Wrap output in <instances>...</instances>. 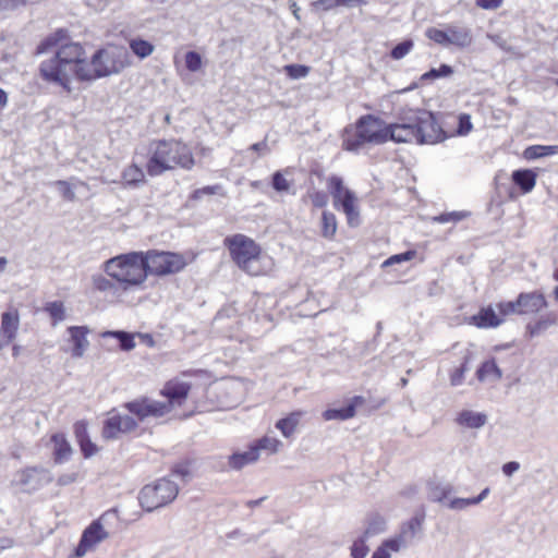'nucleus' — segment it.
<instances>
[{"instance_id":"f257e3e1","label":"nucleus","mask_w":558,"mask_h":558,"mask_svg":"<svg viewBox=\"0 0 558 558\" xmlns=\"http://www.w3.org/2000/svg\"><path fill=\"white\" fill-rule=\"evenodd\" d=\"M126 53L97 50L87 61L84 48L77 43L60 45L56 54L40 63L39 73L44 81L61 86L71 93V77L93 81L121 72L128 63Z\"/></svg>"},{"instance_id":"f03ea898","label":"nucleus","mask_w":558,"mask_h":558,"mask_svg":"<svg viewBox=\"0 0 558 558\" xmlns=\"http://www.w3.org/2000/svg\"><path fill=\"white\" fill-rule=\"evenodd\" d=\"M445 137L430 111L409 109L400 113L398 122L388 123V141L395 143L435 144Z\"/></svg>"},{"instance_id":"7ed1b4c3","label":"nucleus","mask_w":558,"mask_h":558,"mask_svg":"<svg viewBox=\"0 0 558 558\" xmlns=\"http://www.w3.org/2000/svg\"><path fill=\"white\" fill-rule=\"evenodd\" d=\"M149 158L146 165L150 177H158L175 167L185 170L195 161L190 147L179 140H154L148 145Z\"/></svg>"},{"instance_id":"20e7f679","label":"nucleus","mask_w":558,"mask_h":558,"mask_svg":"<svg viewBox=\"0 0 558 558\" xmlns=\"http://www.w3.org/2000/svg\"><path fill=\"white\" fill-rule=\"evenodd\" d=\"M102 270L124 290L142 284L147 278L143 252L111 257L102 264Z\"/></svg>"},{"instance_id":"39448f33","label":"nucleus","mask_w":558,"mask_h":558,"mask_svg":"<svg viewBox=\"0 0 558 558\" xmlns=\"http://www.w3.org/2000/svg\"><path fill=\"white\" fill-rule=\"evenodd\" d=\"M388 142V123L374 114L360 117L355 123V134L344 138V149L357 151L365 144L383 145Z\"/></svg>"},{"instance_id":"423d86ee","label":"nucleus","mask_w":558,"mask_h":558,"mask_svg":"<svg viewBox=\"0 0 558 558\" xmlns=\"http://www.w3.org/2000/svg\"><path fill=\"white\" fill-rule=\"evenodd\" d=\"M232 260L245 272L257 276L260 272L258 260L260 256L259 245L251 238L238 233L223 240Z\"/></svg>"},{"instance_id":"0eeeda50","label":"nucleus","mask_w":558,"mask_h":558,"mask_svg":"<svg viewBox=\"0 0 558 558\" xmlns=\"http://www.w3.org/2000/svg\"><path fill=\"white\" fill-rule=\"evenodd\" d=\"M178 494V484L168 477H162L153 484L145 485L140 492L138 500L145 511L151 512L171 504Z\"/></svg>"},{"instance_id":"6e6552de","label":"nucleus","mask_w":558,"mask_h":558,"mask_svg":"<svg viewBox=\"0 0 558 558\" xmlns=\"http://www.w3.org/2000/svg\"><path fill=\"white\" fill-rule=\"evenodd\" d=\"M146 276H167L181 271L186 266L182 254L151 250L144 253Z\"/></svg>"},{"instance_id":"1a4fd4ad","label":"nucleus","mask_w":558,"mask_h":558,"mask_svg":"<svg viewBox=\"0 0 558 558\" xmlns=\"http://www.w3.org/2000/svg\"><path fill=\"white\" fill-rule=\"evenodd\" d=\"M52 474L43 466H26L15 472L12 485L22 493L33 494L52 482Z\"/></svg>"},{"instance_id":"9d476101","label":"nucleus","mask_w":558,"mask_h":558,"mask_svg":"<svg viewBox=\"0 0 558 558\" xmlns=\"http://www.w3.org/2000/svg\"><path fill=\"white\" fill-rule=\"evenodd\" d=\"M425 521L424 510L417 511L410 520L403 522L400 525L399 532L388 538V545L391 547L393 553H398L402 549L410 547L417 535L423 531V524Z\"/></svg>"},{"instance_id":"9b49d317","label":"nucleus","mask_w":558,"mask_h":558,"mask_svg":"<svg viewBox=\"0 0 558 558\" xmlns=\"http://www.w3.org/2000/svg\"><path fill=\"white\" fill-rule=\"evenodd\" d=\"M328 186L333 197L335 207L343 210L348 218L349 225H353V220L357 219L359 213L355 209V195L352 191L343 186V181L340 177L332 175L329 178Z\"/></svg>"},{"instance_id":"f8f14e48","label":"nucleus","mask_w":558,"mask_h":558,"mask_svg":"<svg viewBox=\"0 0 558 558\" xmlns=\"http://www.w3.org/2000/svg\"><path fill=\"white\" fill-rule=\"evenodd\" d=\"M137 421L143 422L148 417H160L170 412L166 402H160L147 397H142L123 405Z\"/></svg>"},{"instance_id":"ddd939ff","label":"nucleus","mask_w":558,"mask_h":558,"mask_svg":"<svg viewBox=\"0 0 558 558\" xmlns=\"http://www.w3.org/2000/svg\"><path fill=\"white\" fill-rule=\"evenodd\" d=\"M108 537V533L105 531L104 526L99 522V520L93 521L83 532L80 543L75 548V556L81 558L86 555V553L106 539Z\"/></svg>"},{"instance_id":"4468645a","label":"nucleus","mask_w":558,"mask_h":558,"mask_svg":"<svg viewBox=\"0 0 558 558\" xmlns=\"http://www.w3.org/2000/svg\"><path fill=\"white\" fill-rule=\"evenodd\" d=\"M137 427V421L130 415L119 413L111 414L104 424L102 435L105 438H117L121 433H130Z\"/></svg>"},{"instance_id":"2eb2a0df","label":"nucleus","mask_w":558,"mask_h":558,"mask_svg":"<svg viewBox=\"0 0 558 558\" xmlns=\"http://www.w3.org/2000/svg\"><path fill=\"white\" fill-rule=\"evenodd\" d=\"M519 315H532L539 313L547 307V301L543 293L538 291L522 292L517 298Z\"/></svg>"},{"instance_id":"dca6fc26","label":"nucleus","mask_w":558,"mask_h":558,"mask_svg":"<svg viewBox=\"0 0 558 558\" xmlns=\"http://www.w3.org/2000/svg\"><path fill=\"white\" fill-rule=\"evenodd\" d=\"M19 326L20 316L17 310L2 313L0 326V351L16 338Z\"/></svg>"},{"instance_id":"f3484780","label":"nucleus","mask_w":558,"mask_h":558,"mask_svg":"<svg viewBox=\"0 0 558 558\" xmlns=\"http://www.w3.org/2000/svg\"><path fill=\"white\" fill-rule=\"evenodd\" d=\"M365 402L362 396H354L350 402L340 409H327L322 416L325 421H345L352 418L356 413V407Z\"/></svg>"},{"instance_id":"a211bd4d","label":"nucleus","mask_w":558,"mask_h":558,"mask_svg":"<svg viewBox=\"0 0 558 558\" xmlns=\"http://www.w3.org/2000/svg\"><path fill=\"white\" fill-rule=\"evenodd\" d=\"M70 339L73 342L72 356L82 357L89 345L87 335L89 332L86 326H71L68 328Z\"/></svg>"},{"instance_id":"6ab92c4d","label":"nucleus","mask_w":558,"mask_h":558,"mask_svg":"<svg viewBox=\"0 0 558 558\" xmlns=\"http://www.w3.org/2000/svg\"><path fill=\"white\" fill-rule=\"evenodd\" d=\"M453 493V486L437 480L429 481L426 486L427 499L432 502L444 504Z\"/></svg>"},{"instance_id":"aec40b11","label":"nucleus","mask_w":558,"mask_h":558,"mask_svg":"<svg viewBox=\"0 0 558 558\" xmlns=\"http://www.w3.org/2000/svg\"><path fill=\"white\" fill-rule=\"evenodd\" d=\"M306 414L305 411L298 410L289 413L276 423V428L280 430L283 437L291 438L295 434L301 420Z\"/></svg>"},{"instance_id":"412c9836","label":"nucleus","mask_w":558,"mask_h":558,"mask_svg":"<svg viewBox=\"0 0 558 558\" xmlns=\"http://www.w3.org/2000/svg\"><path fill=\"white\" fill-rule=\"evenodd\" d=\"M190 385L186 383H168L162 389V395L167 397L169 407L181 404L189 395Z\"/></svg>"},{"instance_id":"4be33fe9","label":"nucleus","mask_w":558,"mask_h":558,"mask_svg":"<svg viewBox=\"0 0 558 558\" xmlns=\"http://www.w3.org/2000/svg\"><path fill=\"white\" fill-rule=\"evenodd\" d=\"M450 46L466 48L473 41L472 31L466 26L448 25Z\"/></svg>"},{"instance_id":"5701e85b","label":"nucleus","mask_w":558,"mask_h":558,"mask_svg":"<svg viewBox=\"0 0 558 558\" xmlns=\"http://www.w3.org/2000/svg\"><path fill=\"white\" fill-rule=\"evenodd\" d=\"M387 530V521L384 515L378 512L367 514L365 519V529L362 534L363 537L369 539L374 536L383 534Z\"/></svg>"},{"instance_id":"b1692460","label":"nucleus","mask_w":558,"mask_h":558,"mask_svg":"<svg viewBox=\"0 0 558 558\" xmlns=\"http://www.w3.org/2000/svg\"><path fill=\"white\" fill-rule=\"evenodd\" d=\"M456 422L460 426L477 429L483 427L487 423V415L482 412L463 410L458 414Z\"/></svg>"},{"instance_id":"393cba45","label":"nucleus","mask_w":558,"mask_h":558,"mask_svg":"<svg viewBox=\"0 0 558 558\" xmlns=\"http://www.w3.org/2000/svg\"><path fill=\"white\" fill-rule=\"evenodd\" d=\"M258 460V452L257 448H253L252 446L248 448V450L243 452H234L233 454L229 456L228 463L229 466L233 470H241L245 465L250 463H254Z\"/></svg>"},{"instance_id":"a878e982","label":"nucleus","mask_w":558,"mask_h":558,"mask_svg":"<svg viewBox=\"0 0 558 558\" xmlns=\"http://www.w3.org/2000/svg\"><path fill=\"white\" fill-rule=\"evenodd\" d=\"M472 323L480 328L497 327L502 323L493 307L482 308L476 315L472 316Z\"/></svg>"},{"instance_id":"bb28decb","label":"nucleus","mask_w":558,"mask_h":558,"mask_svg":"<svg viewBox=\"0 0 558 558\" xmlns=\"http://www.w3.org/2000/svg\"><path fill=\"white\" fill-rule=\"evenodd\" d=\"M558 317L554 313L541 316L535 323L526 325V332L531 338L539 336L557 324Z\"/></svg>"},{"instance_id":"cd10ccee","label":"nucleus","mask_w":558,"mask_h":558,"mask_svg":"<svg viewBox=\"0 0 558 558\" xmlns=\"http://www.w3.org/2000/svg\"><path fill=\"white\" fill-rule=\"evenodd\" d=\"M476 377L480 381H497L501 379L502 372L496 364L495 360L492 359L481 364V366L476 371Z\"/></svg>"},{"instance_id":"c85d7f7f","label":"nucleus","mask_w":558,"mask_h":558,"mask_svg":"<svg viewBox=\"0 0 558 558\" xmlns=\"http://www.w3.org/2000/svg\"><path fill=\"white\" fill-rule=\"evenodd\" d=\"M512 181L523 193H529L535 186L536 175L529 169L515 170L512 172Z\"/></svg>"},{"instance_id":"c756f323","label":"nucleus","mask_w":558,"mask_h":558,"mask_svg":"<svg viewBox=\"0 0 558 558\" xmlns=\"http://www.w3.org/2000/svg\"><path fill=\"white\" fill-rule=\"evenodd\" d=\"M51 440L54 445V461L57 463L66 461L72 453V448L65 436L63 434H54Z\"/></svg>"},{"instance_id":"7c9ffc66","label":"nucleus","mask_w":558,"mask_h":558,"mask_svg":"<svg viewBox=\"0 0 558 558\" xmlns=\"http://www.w3.org/2000/svg\"><path fill=\"white\" fill-rule=\"evenodd\" d=\"M122 179L125 186L137 187L145 182V173L141 167L133 163L123 170Z\"/></svg>"},{"instance_id":"2f4dec72","label":"nucleus","mask_w":558,"mask_h":558,"mask_svg":"<svg viewBox=\"0 0 558 558\" xmlns=\"http://www.w3.org/2000/svg\"><path fill=\"white\" fill-rule=\"evenodd\" d=\"M102 338L111 337L119 341L120 349L123 351H131L135 348L134 337L135 335H132L128 331L123 330H110L105 331L101 335Z\"/></svg>"},{"instance_id":"473e14b6","label":"nucleus","mask_w":558,"mask_h":558,"mask_svg":"<svg viewBox=\"0 0 558 558\" xmlns=\"http://www.w3.org/2000/svg\"><path fill=\"white\" fill-rule=\"evenodd\" d=\"M129 46L131 51L140 59L149 57L155 50V47L150 41L140 37L130 39Z\"/></svg>"},{"instance_id":"72a5a7b5","label":"nucleus","mask_w":558,"mask_h":558,"mask_svg":"<svg viewBox=\"0 0 558 558\" xmlns=\"http://www.w3.org/2000/svg\"><path fill=\"white\" fill-rule=\"evenodd\" d=\"M551 155H558V145H533L524 151V156L527 159H537Z\"/></svg>"},{"instance_id":"f704fd0d","label":"nucleus","mask_w":558,"mask_h":558,"mask_svg":"<svg viewBox=\"0 0 558 558\" xmlns=\"http://www.w3.org/2000/svg\"><path fill=\"white\" fill-rule=\"evenodd\" d=\"M44 311L49 314L52 319V326H57L65 318V308L61 301L48 302Z\"/></svg>"},{"instance_id":"c9c22d12","label":"nucleus","mask_w":558,"mask_h":558,"mask_svg":"<svg viewBox=\"0 0 558 558\" xmlns=\"http://www.w3.org/2000/svg\"><path fill=\"white\" fill-rule=\"evenodd\" d=\"M282 446L283 444L281 440L270 436H264L252 445L253 448H257L258 453L260 450H266L269 453H276L282 448Z\"/></svg>"},{"instance_id":"e433bc0d","label":"nucleus","mask_w":558,"mask_h":558,"mask_svg":"<svg viewBox=\"0 0 558 558\" xmlns=\"http://www.w3.org/2000/svg\"><path fill=\"white\" fill-rule=\"evenodd\" d=\"M337 231L336 216L330 211H323L322 215V234L324 238L330 239Z\"/></svg>"},{"instance_id":"4c0bfd02","label":"nucleus","mask_w":558,"mask_h":558,"mask_svg":"<svg viewBox=\"0 0 558 558\" xmlns=\"http://www.w3.org/2000/svg\"><path fill=\"white\" fill-rule=\"evenodd\" d=\"M66 37V32L64 29H58L53 35L45 38L37 47V53H45L49 51L52 47L59 45V43Z\"/></svg>"},{"instance_id":"58836bf2","label":"nucleus","mask_w":558,"mask_h":558,"mask_svg":"<svg viewBox=\"0 0 558 558\" xmlns=\"http://www.w3.org/2000/svg\"><path fill=\"white\" fill-rule=\"evenodd\" d=\"M453 74V69L451 65L441 64L438 69L432 68L429 71L425 72L421 76V81H434L440 77H448Z\"/></svg>"},{"instance_id":"ea45409f","label":"nucleus","mask_w":558,"mask_h":558,"mask_svg":"<svg viewBox=\"0 0 558 558\" xmlns=\"http://www.w3.org/2000/svg\"><path fill=\"white\" fill-rule=\"evenodd\" d=\"M93 288L99 292H109L116 290V283L106 278L101 274L94 275L92 277Z\"/></svg>"},{"instance_id":"a19ab883","label":"nucleus","mask_w":558,"mask_h":558,"mask_svg":"<svg viewBox=\"0 0 558 558\" xmlns=\"http://www.w3.org/2000/svg\"><path fill=\"white\" fill-rule=\"evenodd\" d=\"M426 35L429 39L441 46H450L448 26L445 29L428 28Z\"/></svg>"},{"instance_id":"79ce46f5","label":"nucleus","mask_w":558,"mask_h":558,"mask_svg":"<svg viewBox=\"0 0 558 558\" xmlns=\"http://www.w3.org/2000/svg\"><path fill=\"white\" fill-rule=\"evenodd\" d=\"M368 539H366L365 537H363L362 535L356 538L350 550H351V557L352 558H365L368 554V546L366 545V542Z\"/></svg>"},{"instance_id":"37998d69","label":"nucleus","mask_w":558,"mask_h":558,"mask_svg":"<svg viewBox=\"0 0 558 558\" xmlns=\"http://www.w3.org/2000/svg\"><path fill=\"white\" fill-rule=\"evenodd\" d=\"M413 48V41L411 39L403 40L397 44L390 51V57L395 60H400L405 57Z\"/></svg>"},{"instance_id":"c03bdc74","label":"nucleus","mask_w":558,"mask_h":558,"mask_svg":"<svg viewBox=\"0 0 558 558\" xmlns=\"http://www.w3.org/2000/svg\"><path fill=\"white\" fill-rule=\"evenodd\" d=\"M221 191H222V187L219 184L204 186V187L195 190L191 194L190 199H192V201H201L205 196L220 194Z\"/></svg>"},{"instance_id":"a18cd8bd","label":"nucleus","mask_w":558,"mask_h":558,"mask_svg":"<svg viewBox=\"0 0 558 558\" xmlns=\"http://www.w3.org/2000/svg\"><path fill=\"white\" fill-rule=\"evenodd\" d=\"M271 185L276 192H289L290 182L283 177L281 171H276L272 174Z\"/></svg>"},{"instance_id":"49530a36","label":"nucleus","mask_w":558,"mask_h":558,"mask_svg":"<svg viewBox=\"0 0 558 558\" xmlns=\"http://www.w3.org/2000/svg\"><path fill=\"white\" fill-rule=\"evenodd\" d=\"M466 216H468V213H465V211H451V213H445L437 217H434L433 220L437 221L439 223L458 222V221L464 219Z\"/></svg>"},{"instance_id":"de8ad7c7","label":"nucleus","mask_w":558,"mask_h":558,"mask_svg":"<svg viewBox=\"0 0 558 558\" xmlns=\"http://www.w3.org/2000/svg\"><path fill=\"white\" fill-rule=\"evenodd\" d=\"M185 65L189 71L196 72L202 66V57L196 51H187L185 53Z\"/></svg>"},{"instance_id":"09e8293b","label":"nucleus","mask_w":558,"mask_h":558,"mask_svg":"<svg viewBox=\"0 0 558 558\" xmlns=\"http://www.w3.org/2000/svg\"><path fill=\"white\" fill-rule=\"evenodd\" d=\"M284 70H286V73L291 78H295V80L305 77L310 72V68L306 65H302V64H289V65L284 66Z\"/></svg>"},{"instance_id":"8fccbe9b","label":"nucleus","mask_w":558,"mask_h":558,"mask_svg":"<svg viewBox=\"0 0 558 558\" xmlns=\"http://www.w3.org/2000/svg\"><path fill=\"white\" fill-rule=\"evenodd\" d=\"M446 506L451 510H464L468 507L474 506L472 498H452L446 502Z\"/></svg>"},{"instance_id":"3c124183","label":"nucleus","mask_w":558,"mask_h":558,"mask_svg":"<svg viewBox=\"0 0 558 558\" xmlns=\"http://www.w3.org/2000/svg\"><path fill=\"white\" fill-rule=\"evenodd\" d=\"M172 475L180 477L183 482L191 478V468L187 462H181L172 468Z\"/></svg>"},{"instance_id":"603ef678","label":"nucleus","mask_w":558,"mask_h":558,"mask_svg":"<svg viewBox=\"0 0 558 558\" xmlns=\"http://www.w3.org/2000/svg\"><path fill=\"white\" fill-rule=\"evenodd\" d=\"M414 256H415L414 251H408V252H404L401 254L392 255L383 263V267H388L393 264L411 260Z\"/></svg>"},{"instance_id":"864d4df0","label":"nucleus","mask_w":558,"mask_h":558,"mask_svg":"<svg viewBox=\"0 0 558 558\" xmlns=\"http://www.w3.org/2000/svg\"><path fill=\"white\" fill-rule=\"evenodd\" d=\"M497 308L502 316H508L512 314L519 315V306L517 305V300L500 302L497 304Z\"/></svg>"},{"instance_id":"5fc2aeb1","label":"nucleus","mask_w":558,"mask_h":558,"mask_svg":"<svg viewBox=\"0 0 558 558\" xmlns=\"http://www.w3.org/2000/svg\"><path fill=\"white\" fill-rule=\"evenodd\" d=\"M472 122L469 114H460L457 133L459 135H466L472 130Z\"/></svg>"},{"instance_id":"6e6d98bb","label":"nucleus","mask_w":558,"mask_h":558,"mask_svg":"<svg viewBox=\"0 0 558 558\" xmlns=\"http://www.w3.org/2000/svg\"><path fill=\"white\" fill-rule=\"evenodd\" d=\"M54 184L59 186V190L63 198L71 202L75 199V193L73 192L71 185L66 181L58 180Z\"/></svg>"},{"instance_id":"4d7b16f0","label":"nucleus","mask_w":558,"mask_h":558,"mask_svg":"<svg viewBox=\"0 0 558 558\" xmlns=\"http://www.w3.org/2000/svg\"><path fill=\"white\" fill-rule=\"evenodd\" d=\"M74 434L77 442L88 439L87 424L84 421H78L74 424Z\"/></svg>"},{"instance_id":"13d9d810","label":"nucleus","mask_w":558,"mask_h":558,"mask_svg":"<svg viewBox=\"0 0 558 558\" xmlns=\"http://www.w3.org/2000/svg\"><path fill=\"white\" fill-rule=\"evenodd\" d=\"M78 445L85 458H90L97 452V446L90 440V438L78 442Z\"/></svg>"},{"instance_id":"bf43d9fd","label":"nucleus","mask_w":558,"mask_h":558,"mask_svg":"<svg viewBox=\"0 0 558 558\" xmlns=\"http://www.w3.org/2000/svg\"><path fill=\"white\" fill-rule=\"evenodd\" d=\"M391 547L388 545V538L373 553L372 558H390Z\"/></svg>"},{"instance_id":"052dcab7","label":"nucleus","mask_w":558,"mask_h":558,"mask_svg":"<svg viewBox=\"0 0 558 558\" xmlns=\"http://www.w3.org/2000/svg\"><path fill=\"white\" fill-rule=\"evenodd\" d=\"M487 38L492 43H494L497 47H499L500 49H502L505 51H510L511 50L510 46L507 43V39H505L501 35H499V34H487Z\"/></svg>"},{"instance_id":"680f3d73","label":"nucleus","mask_w":558,"mask_h":558,"mask_svg":"<svg viewBox=\"0 0 558 558\" xmlns=\"http://www.w3.org/2000/svg\"><path fill=\"white\" fill-rule=\"evenodd\" d=\"M311 199L315 207L323 208L328 203V195L325 192L317 191L311 196Z\"/></svg>"},{"instance_id":"e2e57ef3","label":"nucleus","mask_w":558,"mask_h":558,"mask_svg":"<svg viewBox=\"0 0 558 558\" xmlns=\"http://www.w3.org/2000/svg\"><path fill=\"white\" fill-rule=\"evenodd\" d=\"M504 0H476V5L484 10H496L501 7Z\"/></svg>"},{"instance_id":"0e129e2a","label":"nucleus","mask_w":558,"mask_h":558,"mask_svg":"<svg viewBox=\"0 0 558 558\" xmlns=\"http://www.w3.org/2000/svg\"><path fill=\"white\" fill-rule=\"evenodd\" d=\"M465 371H466L465 365H461L459 368H457L454 371V373L451 375V378H450L452 386H459L462 384Z\"/></svg>"},{"instance_id":"69168bd1","label":"nucleus","mask_w":558,"mask_h":558,"mask_svg":"<svg viewBox=\"0 0 558 558\" xmlns=\"http://www.w3.org/2000/svg\"><path fill=\"white\" fill-rule=\"evenodd\" d=\"M313 7H315L316 9L328 11L338 7V0H317L313 2Z\"/></svg>"},{"instance_id":"338daca9","label":"nucleus","mask_w":558,"mask_h":558,"mask_svg":"<svg viewBox=\"0 0 558 558\" xmlns=\"http://www.w3.org/2000/svg\"><path fill=\"white\" fill-rule=\"evenodd\" d=\"M520 469V464L517 461H510L502 465V472L507 476H511Z\"/></svg>"},{"instance_id":"774afa93","label":"nucleus","mask_w":558,"mask_h":558,"mask_svg":"<svg viewBox=\"0 0 558 558\" xmlns=\"http://www.w3.org/2000/svg\"><path fill=\"white\" fill-rule=\"evenodd\" d=\"M76 473L62 474L58 477V484L60 486L69 485L76 481Z\"/></svg>"}]
</instances>
